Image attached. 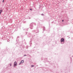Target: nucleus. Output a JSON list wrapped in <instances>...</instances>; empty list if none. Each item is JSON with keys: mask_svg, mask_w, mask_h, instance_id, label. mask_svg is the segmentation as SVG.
I'll return each instance as SVG.
<instances>
[{"mask_svg": "<svg viewBox=\"0 0 73 73\" xmlns=\"http://www.w3.org/2000/svg\"><path fill=\"white\" fill-rule=\"evenodd\" d=\"M33 25H36V24L35 23H32L30 24V28L31 29H33Z\"/></svg>", "mask_w": 73, "mask_h": 73, "instance_id": "obj_1", "label": "nucleus"}, {"mask_svg": "<svg viewBox=\"0 0 73 73\" xmlns=\"http://www.w3.org/2000/svg\"><path fill=\"white\" fill-rule=\"evenodd\" d=\"M60 41L61 42V44H64V38H62L61 39Z\"/></svg>", "mask_w": 73, "mask_h": 73, "instance_id": "obj_2", "label": "nucleus"}, {"mask_svg": "<svg viewBox=\"0 0 73 73\" xmlns=\"http://www.w3.org/2000/svg\"><path fill=\"white\" fill-rule=\"evenodd\" d=\"M17 65V62H16V61H15L14 62V67H15V66H16Z\"/></svg>", "mask_w": 73, "mask_h": 73, "instance_id": "obj_3", "label": "nucleus"}, {"mask_svg": "<svg viewBox=\"0 0 73 73\" xmlns=\"http://www.w3.org/2000/svg\"><path fill=\"white\" fill-rule=\"evenodd\" d=\"M34 32H35V33H38V30H35L34 31Z\"/></svg>", "mask_w": 73, "mask_h": 73, "instance_id": "obj_4", "label": "nucleus"}, {"mask_svg": "<svg viewBox=\"0 0 73 73\" xmlns=\"http://www.w3.org/2000/svg\"><path fill=\"white\" fill-rule=\"evenodd\" d=\"M23 63H24V60H22L21 61L20 63L19 64V65H20L21 64H22Z\"/></svg>", "mask_w": 73, "mask_h": 73, "instance_id": "obj_5", "label": "nucleus"}, {"mask_svg": "<svg viewBox=\"0 0 73 73\" xmlns=\"http://www.w3.org/2000/svg\"><path fill=\"white\" fill-rule=\"evenodd\" d=\"M27 36L28 37H30L31 36V34L30 33H29L28 35Z\"/></svg>", "mask_w": 73, "mask_h": 73, "instance_id": "obj_6", "label": "nucleus"}, {"mask_svg": "<svg viewBox=\"0 0 73 73\" xmlns=\"http://www.w3.org/2000/svg\"><path fill=\"white\" fill-rule=\"evenodd\" d=\"M45 27H43V31H45Z\"/></svg>", "mask_w": 73, "mask_h": 73, "instance_id": "obj_7", "label": "nucleus"}, {"mask_svg": "<svg viewBox=\"0 0 73 73\" xmlns=\"http://www.w3.org/2000/svg\"><path fill=\"white\" fill-rule=\"evenodd\" d=\"M10 66H12V64L10 63Z\"/></svg>", "mask_w": 73, "mask_h": 73, "instance_id": "obj_8", "label": "nucleus"}, {"mask_svg": "<svg viewBox=\"0 0 73 73\" xmlns=\"http://www.w3.org/2000/svg\"><path fill=\"white\" fill-rule=\"evenodd\" d=\"M31 67H35V65H32Z\"/></svg>", "mask_w": 73, "mask_h": 73, "instance_id": "obj_9", "label": "nucleus"}, {"mask_svg": "<svg viewBox=\"0 0 73 73\" xmlns=\"http://www.w3.org/2000/svg\"><path fill=\"white\" fill-rule=\"evenodd\" d=\"M28 29H25V31H28Z\"/></svg>", "mask_w": 73, "mask_h": 73, "instance_id": "obj_10", "label": "nucleus"}, {"mask_svg": "<svg viewBox=\"0 0 73 73\" xmlns=\"http://www.w3.org/2000/svg\"><path fill=\"white\" fill-rule=\"evenodd\" d=\"M1 15V10H0V15Z\"/></svg>", "mask_w": 73, "mask_h": 73, "instance_id": "obj_11", "label": "nucleus"}, {"mask_svg": "<svg viewBox=\"0 0 73 73\" xmlns=\"http://www.w3.org/2000/svg\"><path fill=\"white\" fill-rule=\"evenodd\" d=\"M1 12H3V10H1Z\"/></svg>", "mask_w": 73, "mask_h": 73, "instance_id": "obj_12", "label": "nucleus"}, {"mask_svg": "<svg viewBox=\"0 0 73 73\" xmlns=\"http://www.w3.org/2000/svg\"><path fill=\"white\" fill-rule=\"evenodd\" d=\"M4 0H3V2L4 3Z\"/></svg>", "mask_w": 73, "mask_h": 73, "instance_id": "obj_13", "label": "nucleus"}, {"mask_svg": "<svg viewBox=\"0 0 73 73\" xmlns=\"http://www.w3.org/2000/svg\"><path fill=\"white\" fill-rule=\"evenodd\" d=\"M41 15H44V14H41Z\"/></svg>", "mask_w": 73, "mask_h": 73, "instance_id": "obj_14", "label": "nucleus"}, {"mask_svg": "<svg viewBox=\"0 0 73 73\" xmlns=\"http://www.w3.org/2000/svg\"><path fill=\"white\" fill-rule=\"evenodd\" d=\"M27 55H24V56H26Z\"/></svg>", "mask_w": 73, "mask_h": 73, "instance_id": "obj_15", "label": "nucleus"}, {"mask_svg": "<svg viewBox=\"0 0 73 73\" xmlns=\"http://www.w3.org/2000/svg\"><path fill=\"white\" fill-rule=\"evenodd\" d=\"M28 19H31V18L29 17V18H28Z\"/></svg>", "mask_w": 73, "mask_h": 73, "instance_id": "obj_16", "label": "nucleus"}, {"mask_svg": "<svg viewBox=\"0 0 73 73\" xmlns=\"http://www.w3.org/2000/svg\"><path fill=\"white\" fill-rule=\"evenodd\" d=\"M30 10H31V11H32V9H30Z\"/></svg>", "mask_w": 73, "mask_h": 73, "instance_id": "obj_17", "label": "nucleus"}, {"mask_svg": "<svg viewBox=\"0 0 73 73\" xmlns=\"http://www.w3.org/2000/svg\"><path fill=\"white\" fill-rule=\"evenodd\" d=\"M17 38H19V36H18Z\"/></svg>", "mask_w": 73, "mask_h": 73, "instance_id": "obj_18", "label": "nucleus"}, {"mask_svg": "<svg viewBox=\"0 0 73 73\" xmlns=\"http://www.w3.org/2000/svg\"><path fill=\"white\" fill-rule=\"evenodd\" d=\"M25 29H24L23 30L24 31H25Z\"/></svg>", "mask_w": 73, "mask_h": 73, "instance_id": "obj_19", "label": "nucleus"}, {"mask_svg": "<svg viewBox=\"0 0 73 73\" xmlns=\"http://www.w3.org/2000/svg\"><path fill=\"white\" fill-rule=\"evenodd\" d=\"M62 22H63V21H64V20H62Z\"/></svg>", "mask_w": 73, "mask_h": 73, "instance_id": "obj_20", "label": "nucleus"}, {"mask_svg": "<svg viewBox=\"0 0 73 73\" xmlns=\"http://www.w3.org/2000/svg\"><path fill=\"white\" fill-rule=\"evenodd\" d=\"M26 21H25V23H26Z\"/></svg>", "mask_w": 73, "mask_h": 73, "instance_id": "obj_21", "label": "nucleus"}]
</instances>
